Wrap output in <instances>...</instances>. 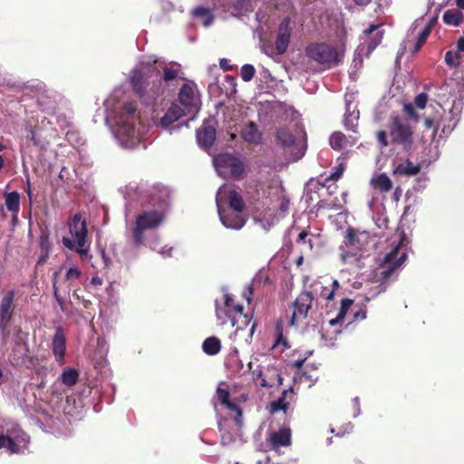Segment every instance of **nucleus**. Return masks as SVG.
Segmentation results:
<instances>
[{
    "mask_svg": "<svg viewBox=\"0 0 464 464\" xmlns=\"http://www.w3.org/2000/svg\"><path fill=\"white\" fill-rule=\"evenodd\" d=\"M248 400L247 393H241L239 396L234 397L233 401L237 402V405L240 406V403H244Z\"/></svg>",
    "mask_w": 464,
    "mask_h": 464,
    "instance_id": "bf43d9fd",
    "label": "nucleus"
},
{
    "mask_svg": "<svg viewBox=\"0 0 464 464\" xmlns=\"http://www.w3.org/2000/svg\"><path fill=\"white\" fill-rule=\"evenodd\" d=\"M354 301L350 298H343L341 301V305L338 308L337 315L334 318H331L329 320V324L334 326L336 324H342L343 323V320L345 318V315L347 314V312L353 304Z\"/></svg>",
    "mask_w": 464,
    "mask_h": 464,
    "instance_id": "a878e982",
    "label": "nucleus"
},
{
    "mask_svg": "<svg viewBox=\"0 0 464 464\" xmlns=\"http://www.w3.org/2000/svg\"><path fill=\"white\" fill-rule=\"evenodd\" d=\"M177 103L185 109L188 113H190L191 118L188 121L187 123V126H188V121H192L195 115L198 114L200 110L198 99L195 94L194 89L189 84L185 83L180 88Z\"/></svg>",
    "mask_w": 464,
    "mask_h": 464,
    "instance_id": "f8f14e48",
    "label": "nucleus"
},
{
    "mask_svg": "<svg viewBox=\"0 0 464 464\" xmlns=\"http://www.w3.org/2000/svg\"><path fill=\"white\" fill-rule=\"evenodd\" d=\"M5 198L7 210L13 214V219L16 220L20 210V194L17 191H12L6 193Z\"/></svg>",
    "mask_w": 464,
    "mask_h": 464,
    "instance_id": "b1692460",
    "label": "nucleus"
},
{
    "mask_svg": "<svg viewBox=\"0 0 464 464\" xmlns=\"http://www.w3.org/2000/svg\"><path fill=\"white\" fill-rule=\"evenodd\" d=\"M329 143L334 150H341L346 146L347 138L343 132L334 131L330 137Z\"/></svg>",
    "mask_w": 464,
    "mask_h": 464,
    "instance_id": "7c9ffc66",
    "label": "nucleus"
},
{
    "mask_svg": "<svg viewBox=\"0 0 464 464\" xmlns=\"http://www.w3.org/2000/svg\"><path fill=\"white\" fill-rule=\"evenodd\" d=\"M304 53L323 70L339 66L344 58V50L329 42H312L304 48Z\"/></svg>",
    "mask_w": 464,
    "mask_h": 464,
    "instance_id": "f03ea898",
    "label": "nucleus"
},
{
    "mask_svg": "<svg viewBox=\"0 0 464 464\" xmlns=\"http://www.w3.org/2000/svg\"><path fill=\"white\" fill-rule=\"evenodd\" d=\"M345 233L347 244L356 249H362L369 238L368 232L359 231L353 227H348Z\"/></svg>",
    "mask_w": 464,
    "mask_h": 464,
    "instance_id": "f3484780",
    "label": "nucleus"
},
{
    "mask_svg": "<svg viewBox=\"0 0 464 464\" xmlns=\"http://www.w3.org/2000/svg\"><path fill=\"white\" fill-rule=\"evenodd\" d=\"M216 168L228 169L230 165L235 162V157L228 153L219 154L213 160Z\"/></svg>",
    "mask_w": 464,
    "mask_h": 464,
    "instance_id": "72a5a7b5",
    "label": "nucleus"
},
{
    "mask_svg": "<svg viewBox=\"0 0 464 464\" xmlns=\"http://www.w3.org/2000/svg\"><path fill=\"white\" fill-rule=\"evenodd\" d=\"M224 305L226 308V314L231 320L232 325L237 327V330H244L251 322V319L244 314V307L240 304H236L233 295L229 293L224 295Z\"/></svg>",
    "mask_w": 464,
    "mask_h": 464,
    "instance_id": "1a4fd4ad",
    "label": "nucleus"
},
{
    "mask_svg": "<svg viewBox=\"0 0 464 464\" xmlns=\"http://www.w3.org/2000/svg\"><path fill=\"white\" fill-rule=\"evenodd\" d=\"M43 254L41 255V256L38 258V261H37V264L38 265H43L46 262V260L48 259L49 257V253L50 252H42Z\"/></svg>",
    "mask_w": 464,
    "mask_h": 464,
    "instance_id": "774afa93",
    "label": "nucleus"
},
{
    "mask_svg": "<svg viewBox=\"0 0 464 464\" xmlns=\"http://www.w3.org/2000/svg\"><path fill=\"white\" fill-rule=\"evenodd\" d=\"M276 345L282 344L283 346L288 348L289 345L287 343V340L285 337H284V334H283V325L279 323H277L276 325Z\"/></svg>",
    "mask_w": 464,
    "mask_h": 464,
    "instance_id": "de8ad7c7",
    "label": "nucleus"
},
{
    "mask_svg": "<svg viewBox=\"0 0 464 464\" xmlns=\"http://www.w3.org/2000/svg\"><path fill=\"white\" fill-rule=\"evenodd\" d=\"M82 276V272L80 269L76 267H70L65 275V279L67 281H72L74 279H78Z\"/></svg>",
    "mask_w": 464,
    "mask_h": 464,
    "instance_id": "864d4df0",
    "label": "nucleus"
},
{
    "mask_svg": "<svg viewBox=\"0 0 464 464\" xmlns=\"http://www.w3.org/2000/svg\"><path fill=\"white\" fill-rule=\"evenodd\" d=\"M298 374L300 382H309V386H311V384L318 378L317 376H314V374L308 372L306 370L299 372Z\"/></svg>",
    "mask_w": 464,
    "mask_h": 464,
    "instance_id": "603ef678",
    "label": "nucleus"
},
{
    "mask_svg": "<svg viewBox=\"0 0 464 464\" xmlns=\"http://www.w3.org/2000/svg\"><path fill=\"white\" fill-rule=\"evenodd\" d=\"M432 23L428 24L422 31L419 34L417 41L424 44L431 33Z\"/></svg>",
    "mask_w": 464,
    "mask_h": 464,
    "instance_id": "8fccbe9b",
    "label": "nucleus"
},
{
    "mask_svg": "<svg viewBox=\"0 0 464 464\" xmlns=\"http://www.w3.org/2000/svg\"><path fill=\"white\" fill-rule=\"evenodd\" d=\"M191 14L194 17H201L203 16V5H198L191 11Z\"/></svg>",
    "mask_w": 464,
    "mask_h": 464,
    "instance_id": "e2e57ef3",
    "label": "nucleus"
},
{
    "mask_svg": "<svg viewBox=\"0 0 464 464\" xmlns=\"http://www.w3.org/2000/svg\"><path fill=\"white\" fill-rule=\"evenodd\" d=\"M256 73V69L252 64H244L241 67L240 76L243 81L250 82Z\"/></svg>",
    "mask_w": 464,
    "mask_h": 464,
    "instance_id": "c03bdc74",
    "label": "nucleus"
},
{
    "mask_svg": "<svg viewBox=\"0 0 464 464\" xmlns=\"http://www.w3.org/2000/svg\"><path fill=\"white\" fill-rule=\"evenodd\" d=\"M185 109L179 103L174 102L168 109L164 116L160 119V124L164 128L169 127L172 123L179 120L182 116L189 115Z\"/></svg>",
    "mask_w": 464,
    "mask_h": 464,
    "instance_id": "dca6fc26",
    "label": "nucleus"
},
{
    "mask_svg": "<svg viewBox=\"0 0 464 464\" xmlns=\"http://www.w3.org/2000/svg\"><path fill=\"white\" fill-rule=\"evenodd\" d=\"M220 67L224 69V71H230L232 66L228 64V61L227 59L220 60Z\"/></svg>",
    "mask_w": 464,
    "mask_h": 464,
    "instance_id": "338daca9",
    "label": "nucleus"
},
{
    "mask_svg": "<svg viewBox=\"0 0 464 464\" xmlns=\"http://www.w3.org/2000/svg\"><path fill=\"white\" fill-rule=\"evenodd\" d=\"M415 127L407 119L392 116L389 125V135L386 130L376 132V139L382 148L390 144L401 146L405 150H411L414 143Z\"/></svg>",
    "mask_w": 464,
    "mask_h": 464,
    "instance_id": "f257e3e1",
    "label": "nucleus"
},
{
    "mask_svg": "<svg viewBox=\"0 0 464 464\" xmlns=\"http://www.w3.org/2000/svg\"><path fill=\"white\" fill-rule=\"evenodd\" d=\"M463 18V14L458 10H448L443 14L442 19L446 24L458 26Z\"/></svg>",
    "mask_w": 464,
    "mask_h": 464,
    "instance_id": "473e14b6",
    "label": "nucleus"
},
{
    "mask_svg": "<svg viewBox=\"0 0 464 464\" xmlns=\"http://www.w3.org/2000/svg\"><path fill=\"white\" fill-rule=\"evenodd\" d=\"M424 126L427 130H432V138L437 135L438 130L440 128V119L436 116L424 117Z\"/></svg>",
    "mask_w": 464,
    "mask_h": 464,
    "instance_id": "ea45409f",
    "label": "nucleus"
},
{
    "mask_svg": "<svg viewBox=\"0 0 464 464\" xmlns=\"http://www.w3.org/2000/svg\"><path fill=\"white\" fill-rule=\"evenodd\" d=\"M404 239L405 235L402 234L400 242L390 253L386 254L381 263L378 275L381 285H385L394 276L396 270L406 261L407 253H401Z\"/></svg>",
    "mask_w": 464,
    "mask_h": 464,
    "instance_id": "39448f33",
    "label": "nucleus"
},
{
    "mask_svg": "<svg viewBox=\"0 0 464 464\" xmlns=\"http://www.w3.org/2000/svg\"><path fill=\"white\" fill-rule=\"evenodd\" d=\"M57 276L58 272L53 273V296L58 303L60 309L63 313H67L68 306H67V299L70 296V285L67 286V288L63 291V294L60 292L57 286Z\"/></svg>",
    "mask_w": 464,
    "mask_h": 464,
    "instance_id": "4be33fe9",
    "label": "nucleus"
},
{
    "mask_svg": "<svg viewBox=\"0 0 464 464\" xmlns=\"http://www.w3.org/2000/svg\"><path fill=\"white\" fill-rule=\"evenodd\" d=\"M366 318V310L361 308L358 311L353 313L354 320H363Z\"/></svg>",
    "mask_w": 464,
    "mask_h": 464,
    "instance_id": "13d9d810",
    "label": "nucleus"
},
{
    "mask_svg": "<svg viewBox=\"0 0 464 464\" xmlns=\"http://www.w3.org/2000/svg\"><path fill=\"white\" fill-rule=\"evenodd\" d=\"M179 73V66L169 65L166 66L163 69L162 80L165 82H169L178 77Z\"/></svg>",
    "mask_w": 464,
    "mask_h": 464,
    "instance_id": "79ce46f5",
    "label": "nucleus"
},
{
    "mask_svg": "<svg viewBox=\"0 0 464 464\" xmlns=\"http://www.w3.org/2000/svg\"><path fill=\"white\" fill-rule=\"evenodd\" d=\"M215 407L217 404L227 409L231 413H234L233 420L238 429H241L244 424L243 410L236 401L231 399L228 384L221 382L216 390V394L212 400Z\"/></svg>",
    "mask_w": 464,
    "mask_h": 464,
    "instance_id": "6e6552de",
    "label": "nucleus"
},
{
    "mask_svg": "<svg viewBox=\"0 0 464 464\" xmlns=\"http://www.w3.org/2000/svg\"><path fill=\"white\" fill-rule=\"evenodd\" d=\"M61 382L69 387L75 385L79 380V372L74 368H66L60 376Z\"/></svg>",
    "mask_w": 464,
    "mask_h": 464,
    "instance_id": "c756f323",
    "label": "nucleus"
},
{
    "mask_svg": "<svg viewBox=\"0 0 464 464\" xmlns=\"http://www.w3.org/2000/svg\"><path fill=\"white\" fill-rule=\"evenodd\" d=\"M420 171V166L414 164L410 160H406L405 162L399 164L393 170V174L398 176H415Z\"/></svg>",
    "mask_w": 464,
    "mask_h": 464,
    "instance_id": "5701e85b",
    "label": "nucleus"
},
{
    "mask_svg": "<svg viewBox=\"0 0 464 464\" xmlns=\"http://www.w3.org/2000/svg\"><path fill=\"white\" fill-rule=\"evenodd\" d=\"M351 117H352V113H349L347 111L345 113L344 125H345L346 129L355 131L356 124H354L353 122V120L350 119Z\"/></svg>",
    "mask_w": 464,
    "mask_h": 464,
    "instance_id": "6e6d98bb",
    "label": "nucleus"
},
{
    "mask_svg": "<svg viewBox=\"0 0 464 464\" xmlns=\"http://www.w3.org/2000/svg\"><path fill=\"white\" fill-rule=\"evenodd\" d=\"M130 84L143 103L150 104L161 93V78L151 79V75L135 70L130 79Z\"/></svg>",
    "mask_w": 464,
    "mask_h": 464,
    "instance_id": "7ed1b4c3",
    "label": "nucleus"
},
{
    "mask_svg": "<svg viewBox=\"0 0 464 464\" xmlns=\"http://www.w3.org/2000/svg\"><path fill=\"white\" fill-rule=\"evenodd\" d=\"M240 136L243 140L248 144L257 145L261 143L263 134L258 126L254 121L246 123L240 130Z\"/></svg>",
    "mask_w": 464,
    "mask_h": 464,
    "instance_id": "2eb2a0df",
    "label": "nucleus"
},
{
    "mask_svg": "<svg viewBox=\"0 0 464 464\" xmlns=\"http://www.w3.org/2000/svg\"><path fill=\"white\" fill-rule=\"evenodd\" d=\"M13 335L14 346L12 350L11 360L13 362H15V363H18L22 356H16V353L18 352L19 347H21L23 344L26 345L28 334L24 332L20 325H15L13 329Z\"/></svg>",
    "mask_w": 464,
    "mask_h": 464,
    "instance_id": "412c9836",
    "label": "nucleus"
},
{
    "mask_svg": "<svg viewBox=\"0 0 464 464\" xmlns=\"http://www.w3.org/2000/svg\"><path fill=\"white\" fill-rule=\"evenodd\" d=\"M70 233L75 238L72 239L63 237L62 242L65 247L70 250H75L78 254L83 256L87 255L88 248H84L87 237V225L85 220H82L81 213H76L68 221Z\"/></svg>",
    "mask_w": 464,
    "mask_h": 464,
    "instance_id": "20e7f679",
    "label": "nucleus"
},
{
    "mask_svg": "<svg viewBox=\"0 0 464 464\" xmlns=\"http://www.w3.org/2000/svg\"><path fill=\"white\" fill-rule=\"evenodd\" d=\"M459 54L461 55V53H464V38L460 37L457 42V51Z\"/></svg>",
    "mask_w": 464,
    "mask_h": 464,
    "instance_id": "0e129e2a",
    "label": "nucleus"
},
{
    "mask_svg": "<svg viewBox=\"0 0 464 464\" xmlns=\"http://www.w3.org/2000/svg\"><path fill=\"white\" fill-rule=\"evenodd\" d=\"M227 170L232 178L238 179L242 178L243 172L245 170V166L240 160L235 158V162H233V164L230 165Z\"/></svg>",
    "mask_w": 464,
    "mask_h": 464,
    "instance_id": "c9c22d12",
    "label": "nucleus"
},
{
    "mask_svg": "<svg viewBox=\"0 0 464 464\" xmlns=\"http://www.w3.org/2000/svg\"><path fill=\"white\" fill-rule=\"evenodd\" d=\"M276 142L284 150H292L297 147V143L293 133L285 129H278L276 132Z\"/></svg>",
    "mask_w": 464,
    "mask_h": 464,
    "instance_id": "aec40b11",
    "label": "nucleus"
},
{
    "mask_svg": "<svg viewBox=\"0 0 464 464\" xmlns=\"http://www.w3.org/2000/svg\"><path fill=\"white\" fill-rule=\"evenodd\" d=\"M205 26L209 25L212 23L213 15L209 9L205 8Z\"/></svg>",
    "mask_w": 464,
    "mask_h": 464,
    "instance_id": "052dcab7",
    "label": "nucleus"
},
{
    "mask_svg": "<svg viewBox=\"0 0 464 464\" xmlns=\"http://www.w3.org/2000/svg\"><path fill=\"white\" fill-rule=\"evenodd\" d=\"M103 283L102 279L99 276H92L91 279V284L94 286H100Z\"/></svg>",
    "mask_w": 464,
    "mask_h": 464,
    "instance_id": "69168bd1",
    "label": "nucleus"
},
{
    "mask_svg": "<svg viewBox=\"0 0 464 464\" xmlns=\"http://www.w3.org/2000/svg\"><path fill=\"white\" fill-rule=\"evenodd\" d=\"M461 59V55L457 52L453 53L452 51H448L445 53V63L450 67H458L459 65V60Z\"/></svg>",
    "mask_w": 464,
    "mask_h": 464,
    "instance_id": "a18cd8bd",
    "label": "nucleus"
},
{
    "mask_svg": "<svg viewBox=\"0 0 464 464\" xmlns=\"http://www.w3.org/2000/svg\"><path fill=\"white\" fill-rule=\"evenodd\" d=\"M164 215L157 210L143 211L136 217L135 227L132 229V239L136 246L144 241V231L152 229L160 225Z\"/></svg>",
    "mask_w": 464,
    "mask_h": 464,
    "instance_id": "0eeeda50",
    "label": "nucleus"
},
{
    "mask_svg": "<svg viewBox=\"0 0 464 464\" xmlns=\"http://www.w3.org/2000/svg\"><path fill=\"white\" fill-rule=\"evenodd\" d=\"M312 354H313V351L306 352L305 353V356L303 357V358H299V359L294 361L293 363H292V366L294 368L297 369L298 371H300L303 368V366H304L305 361L307 360V358L310 355H312Z\"/></svg>",
    "mask_w": 464,
    "mask_h": 464,
    "instance_id": "5fc2aeb1",
    "label": "nucleus"
},
{
    "mask_svg": "<svg viewBox=\"0 0 464 464\" xmlns=\"http://www.w3.org/2000/svg\"><path fill=\"white\" fill-rule=\"evenodd\" d=\"M263 280V277L260 276L258 278H256L252 281V283L246 285L242 292V297L247 302V304H251L253 300V295H254V287L256 283H261Z\"/></svg>",
    "mask_w": 464,
    "mask_h": 464,
    "instance_id": "e433bc0d",
    "label": "nucleus"
},
{
    "mask_svg": "<svg viewBox=\"0 0 464 464\" xmlns=\"http://www.w3.org/2000/svg\"><path fill=\"white\" fill-rule=\"evenodd\" d=\"M314 297L311 291L301 292L293 302L291 308L293 313L290 318V325L297 324L298 322L307 318L308 312L312 308Z\"/></svg>",
    "mask_w": 464,
    "mask_h": 464,
    "instance_id": "9b49d317",
    "label": "nucleus"
},
{
    "mask_svg": "<svg viewBox=\"0 0 464 464\" xmlns=\"http://www.w3.org/2000/svg\"><path fill=\"white\" fill-rule=\"evenodd\" d=\"M256 379L258 380L260 378V386L261 387H272L273 386V383L272 382H269L266 378H263V372L261 371H259L258 374L256 375Z\"/></svg>",
    "mask_w": 464,
    "mask_h": 464,
    "instance_id": "4d7b16f0",
    "label": "nucleus"
},
{
    "mask_svg": "<svg viewBox=\"0 0 464 464\" xmlns=\"http://www.w3.org/2000/svg\"><path fill=\"white\" fill-rule=\"evenodd\" d=\"M371 185L382 193L390 192L392 188V181L385 173H381L372 178Z\"/></svg>",
    "mask_w": 464,
    "mask_h": 464,
    "instance_id": "393cba45",
    "label": "nucleus"
},
{
    "mask_svg": "<svg viewBox=\"0 0 464 464\" xmlns=\"http://www.w3.org/2000/svg\"><path fill=\"white\" fill-rule=\"evenodd\" d=\"M344 169H345V165L343 163H340L336 167L334 172H333L330 176L325 178L323 182L317 181L315 188L317 189H320V188H324V186H327V183H329L330 181L338 180L343 176Z\"/></svg>",
    "mask_w": 464,
    "mask_h": 464,
    "instance_id": "2f4dec72",
    "label": "nucleus"
},
{
    "mask_svg": "<svg viewBox=\"0 0 464 464\" xmlns=\"http://www.w3.org/2000/svg\"><path fill=\"white\" fill-rule=\"evenodd\" d=\"M196 138H197V142H198V146L200 148H203V136H202V129L201 128H198L196 130Z\"/></svg>",
    "mask_w": 464,
    "mask_h": 464,
    "instance_id": "680f3d73",
    "label": "nucleus"
},
{
    "mask_svg": "<svg viewBox=\"0 0 464 464\" xmlns=\"http://www.w3.org/2000/svg\"><path fill=\"white\" fill-rule=\"evenodd\" d=\"M269 444L272 450L279 447H287L291 444V432L288 429H280L278 431L272 432L269 439Z\"/></svg>",
    "mask_w": 464,
    "mask_h": 464,
    "instance_id": "6ab92c4d",
    "label": "nucleus"
},
{
    "mask_svg": "<svg viewBox=\"0 0 464 464\" xmlns=\"http://www.w3.org/2000/svg\"><path fill=\"white\" fill-rule=\"evenodd\" d=\"M216 139V130L211 126L205 125V148L213 144Z\"/></svg>",
    "mask_w": 464,
    "mask_h": 464,
    "instance_id": "49530a36",
    "label": "nucleus"
},
{
    "mask_svg": "<svg viewBox=\"0 0 464 464\" xmlns=\"http://www.w3.org/2000/svg\"><path fill=\"white\" fill-rule=\"evenodd\" d=\"M427 102H428V95H427V93L421 92V93L418 94L414 98V101H413L412 104L416 108H418L420 110H423L427 106Z\"/></svg>",
    "mask_w": 464,
    "mask_h": 464,
    "instance_id": "09e8293b",
    "label": "nucleus"
},
{
    "mask_svg": "<svg viewBox=\"0 0 464 464\" xmlns=\"http://www.w3.org/2000/svg\"><path fill=\"white\" fill-rule=\"evenodd\" d=\"M220 218L225 227L233 229H239L245 224V220L237 215L234 218L230 217L229 215H220Z\"/></svg>",
    "mask_w": 464,
    "mask_h": 464,
    "instance_id": "f704fd0d",
    "label": "nucleus"
},
{
    "mask_svg": "<svg viewBox=\"0 0 464 464\" xmlns=\"http://www.w3.org/2000/svg\"><path fill=\"white\" fill-rule=\"evenodd\" d=\"M222 349L221 340L217 336L205 338V354L214 356Z\"/></svg>",
    "mask_w": 464,
    "mask_h": 464,
    "instance_id": "c85d7f7f",
    "label": "nucleus"
},
{
    "mask_svg": "<svg viewBox=\"0 0 464 464\" xmlns=\"http://www.w3.org/2000/svg\"><path fill=\"white\" fill-rule=\"evenodd\" d=\"M334 288H329L328 286H321V292L319 294V298L326 301V308L332 307L331 302L334 301Z\"/></svg>",
    "mask_w": 464,
    "mask_h": 464,
    "instance_id": "a19ab883",
    "label": "nucleus"
},
{
    "mask_svg": "<svg viewBox=\"0 0 464 464\" xmlns=\"http://www.w3.org/2000/svg\"><path fill=\"white\" fill-rule=\"evenodd\" d=\"M140 116L137 106L133 102L125 103L118 115L117 124L122 129V132L128 138L135 136V126Z\"/></svg>",
    "mask_w": 464,
    "mask_h": 464,
    "instance_id": "9d476101",
    "label": "nucleus"
},
{
    "mask_svg": "<svg viewBox=\"0 0 464 464\" xmlns=\"http://www.w3.org/2000/svg\"><path fill=\"white\" fill-rule=\"evenodd\" d=\"M15 292L9 290L0 301V336L3 344H7L11 336V324L15 314Z\"/></svg>",
    "mask_w": 464,
    "mask_h": 464,
    "instance_id": "423d86ee",
    "label": "nucleus"
},
{
    "mask_svg": "<svg viewBox=\"0 0 464 464\" xmlns=\"http://www.w3.org/2000/svg\"><path fill=\"white\" fill-rule=\"evenodd\" d=\"M293 396V390H284L282 395L276 400L271 402V411L276 412L278 411H286L289 407V401H286V398Z\"/></svg>",
    "mask_w": 464,
    "mask_h": 464,
    "instance_id": "bb28decb",
    "label": "nucleus"
},
{
    "mask_svg": "<svg viewBox=\"0 0 464 464\" xmlns=\"http://www.w3.org/2000/svg\"><path fill=\"white\" fill-rule=\"evenodd\" d=\"M250 0H230V5L235 10L241 12L247 10Z\"/></svg>",
    "mask_w": 464,
    "mask_h": 464,
    "instance_id": "3c124183",
    "label": "nucleus"
},
{
    "mask_svg": "<svg viewBox=\"0 0 464 464\" xmlns=\"http://www.w3.org/2000/svg\"><path fill=\"white\" fill-rule=\"evenodd\" d=\"M53 353L57 362H62L66 351L65 335L61 327H58L53 338Z\"/></svg>",
    "mask_w": 464,
    "mask_h": 464,
    "instance_id": "a211bd4d",
    "label": "nucleus"
},
{
    "mask_svg": "<svg viewBox=\"0 0 464 464\" xmlns=\"http://www.w3.org/2000/svg\"><path fill=\"white\" fill-rule=\"evenodd\" d=\"M1 443L4 444L3 448H5L9 450L10 453H18L20 450L19 446L14 442V440L8 435H0Z\"/></svg>",
    "mask_w": 464,
    "mask_h": 464,
    "instance_id": "58836bf2",
    "label": "nucleus"
},
{
    "mask_svg": "<svg viewBox=\"0 0 464 464\" xmlns=\"http://www.w3.org/2000/svg\"><path fill=\"white\" fill-rule=\"evenodd\" d=\"M291 33V20L289 17H285L278 26L276 39V49L278 54H283L286 52L290 44Z\"/></svg>",
    "mask_w": 464,
    "mask_h": 464,
    "instance_id": "4468645a",
    "label": "nucleus"
},
{
    "mask_svg": "<svg viewBox=\"0 0 464 464\" xmlns=\"http://www.w3.org/2000/svg\"><path fill=\"white\" fill-rule=\"evenodd\" d=\"M227 201L229 204V207L237 211V212H242L245 208V202L243 200L242 196L235 189L229 190L227 192Z\"/></svg>",
    "mask_w": 464,
    "mask_h": 464,
    "instance_id": "cd10ccee",
    "label": "nucleus"
},
{
    "mask_svg": "<svg viewBox=\"0 0 464 464\" xmlns=\"http://www.w3.org/2000/svg\"><path fill=\"white\" fill-rule=\"evenodd\" d=\"M382 24H371L363 31V42L362 50L365 49V55L369 56L382 43L384 36Z\"/></svg>",
    "mask_w": 464,
    "mask_h": 464,
    "instance_id": "ddd939ff",
    "label": "nucleus"
},
{
    "mask_svg": "<svg viewBox=\"0 0 464 464\" xmlns=\"http://www.w3.org/2000/svg\"><path fill=\"white\" fill-rule=\"evenodd\" d=\"M39 245L42 252H50L52 249V244L49 240V231L42 230L39 237Z\"/></svg>",
    "mask_w": 464,
    "mask_h": 464,
    "instance_id": "37998d69",
    "label": "nucleus"
},
{
    "mask_svg": "<svg viewBox=\"0 0 464 464\" xmlns=\"http://www.w3.org/2000/svg\"><path fill=\"white\" fill-rule=\"evenodd\" d=\"M403 113L407 116V120L417 123L420 121V115L416 111V107L412 103H404L402 107Z\"/></svg>",
    "mask_w": 464,
    "mask_h": 464,
    "instance_id": "4c0bfd02",
    "label": "nucleus"
}]
</instances>
